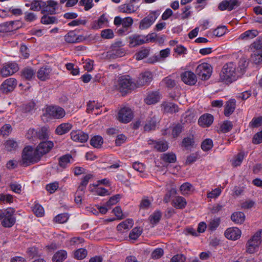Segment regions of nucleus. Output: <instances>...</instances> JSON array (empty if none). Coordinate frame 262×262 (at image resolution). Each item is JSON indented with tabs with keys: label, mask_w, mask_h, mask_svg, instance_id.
I'll return each instance as SVG.
<instances>
[{
	"label": "nucleus",
	"mask_w": 262,
	"mask_h": 262,
	"mask_svg": "<svg viewBox=\"0 0 262 262\" xmlns=\"http://www.w3.org/2000/svg\"><path fill=\"white\" fill-rule=\"evenodd\" d=\"M37 16L33 12H26L25 13L24 19L27 22H32L37 19Z\"/></svg>",
	"instance_id": "nucleus-63"
},
{
	"label": "nucleus",
	"mask_w": 262,
	"mask_h": 262,
	"mask_svg": "<svg viewBox=\"0 0 262 262\" xmlns=\"http://www.w3.org/2000/svg\"><path fill=\"white\" fill-rule=\"evenodd\" d=\"M233 127V124L232 122L230 121H225L221 125L220 129L223 133H226L231 130Z\"/></svg>",
	"instance_id": "nucleus-51"
},
{
	"label": "nucleus",
	"mask_w": 262,
	"mask_h": 262,
	"mask_svg": "<svg viewBox=\"0 0 262 262\" xmlns=\"http://www.w3.org/2000/svg\"><path fill=\"white\" fill-rule=\"evenodd\" d=\"M149 144H154V148L158 151H165L168 149V146L167 142L164 141H156L149 140L148 141Z\"/></svg>",
	"instance_id": "nucleus-25"
},
{
	"label": "nucleus",
	"mask_w": 262,
	"mask_h": 262,
	"mask_svg": "<svg viewBox=\"0 0 262 262\" xmlns=\"http://www.w3.org/2000/svg\"><path fill=\"white\" fill-rule=\"evenodd\" d=\"M231 220L236 224H242L245 219V215L242 212H236L231 216Z\"/></svg>",
	"instance_id": "nucleus-32"
},
{
	"label": "nucleus",
	"mask_w": 262,
	"mask_h": 262,
	"mask_svg": "<svg viewBox=\"0 0 262 262\" xmlns=\"http://www.w3.org/2000/svg\"><path fill=\"white\" fill-rule=\"evenodd\" d=\"M128 77L122 78L118 81V89L122 94H125L134 88V83Z\"/></svg>",
	"instance_id": "nucleus-7"
},
{
	"label": "nucleus",
	"mask_w": 262,
	"mask_h": 262,
	"mask_svg": "<svg viewBox=\"0 0 262 262\" xmlns=\"http://www.w3.org/2000/svg\"><path fill=\"white\" fill-rule=\"evenodd\" d=\"M159 122V118L156 115L148 118L145 122L144 128L146 132H149L156 129L157 124Z\"/></svg>",
	"instance_id": "nucleus-20"
},
{
	"label": "nucleus",
	"mask_w": 262,
	"mask_h": 262,
	"mask_svg": "<svg viewBox=\"0 0 262 262\" xmlns=\"http://www.w3.org/2000/svg\"><path fill=\"white\" fill-rule=\"evenodd\" d=\"M162 217V213L159 210H156L149 217V220L150 223L155 226L157 225L161 220Z\"/></svg>",
	"instance_id": "nucleus-34"
},
{
	"label": "nucleus",
	"mask_w": 262,
	"mask_h": 262,
	"mask_svg": "<svg viewBox=\"0 0 262 262\" xmlns=\"http://www.w3.org/2000/svg\"><path fill=\"white\" fill-rule=\"evenodd\" d=\"M4 145L6 149L9 151L15 150L18 147L17 142L13 139L7 140Z\"/></svg>",
	"instance_id": "nucleus-41"
},
{
	"label": "nucleus",
	"mask_w": 262,
	"mask_h": 262,
	"mask_svg": "<svg viewBox=\"0 0 262 262\" xmlns=\"http://www.w3.org/2000/svg\"><path fill=\"white\" fill-rule=\"evenodd\" d=\"M162 82L165 84L166 86L168 88L171 89L175 86L176 83L174 80L172 79L170 76H168L165 78Z\"/></svg>",
	"instance_id": "nucleus-64"
},
{
	"label": "nucleus",
	"mask_w": 262,
	"mask_h": 262,
	"mask_svg": "<svg viewBox=\"0 0 262 262\" xmlns=\"http://www.w3.org/2000/svg\"><path fill=\"white\" fill-rule=\"evenodd\" d=\"M213 147V141L210 139H205L201 144V148L204 151H208Z\"/></svg>",
	"instance_id": "nucleus-58"
},
{
	"label": "nucleus",
	"mask_w": 262,
	"mask_h": 262,
	"mask_svg": "<svg viewBox=\"0 0 262 262\" xmlns=\"http://www.w3.org/2000/svg\"><path fill=\"white\" fill-rule=\"evenodd\" d=\"M45 3V5L42 7L41 13L42 14L47 13L51 15L55 14L57 9V2L54 0H48Z\"/></svg>",
	"instance_id": "nucleus-13"
},
{
	"label": "nucleus",
	"mask_w": 262,
	"mask_h": 262,
	"mask_svg": "<svg viewBox=\"0 0 262 262\" xmlns=\"http://www.w3.org/2000/svg\"><path fill=\"white\" fill-rule=\"evenodd\" d=\"M195 72L202 80H207L211 75L212 68L210 64L204 62L197 67Z\"/></svg>",
	"instance_id": "nucleus-6"
},
{
	"label": "nucleus",
	"mask_w": 262,
	"mask_h": 262,
	"mask_svg": "<svg viewBox=\"0 0 262 262\" xmlns=\"http://www.w3.org/2000/svg\"><path fill=\"white\" fill-rule=\"evenodd\" d=\"M35 72L30 67H26L21 71V76L27 80H31L34 77Z\"/></svg>",
	"instance_id": "nucleus-35"
},
{
	"label": "nucleus",
	"mask_w": 262,
	"mask_h": 262,
	"mask_svg": "<svg viewBox=\"0 0 262 262\" xmlns=\"http://www.w3.org/2000/svg\"><path fill=\"white\" fill-rule=\"evenodd\" d=\"M53 146L54 143L52 141H43L38 145L35 149L41 158L43 155L49 152L53 148Z\"/></svg>",
	"instance_id": "nucleus-11"
},
{
	"label": "nucleus",
	"mask_w": 262,
	"mask_h": 262,
	"mask_svg": "<svg viewBox=\"0 0 262 262\" xmlns=\"http://www.w3.org/2000/svg\"><path fill=\"white\" fill-rule=\"evenodd\" d=\"M37 137L40 140L47 139L49 137V132L47 127L43 126L37 131Z\"/></svg>",
	"instance_id": "nucleus-47"
},
{
	"label": "nucleus",
	"mask_w": 262,
	"mask_h": 262,
	"mask_svg": "<svg viewBox=\"0 0 262 262\" xmlns=\"http://www.w3.org/2000/svg\"><path fill=\"white\" fill-rule=\"evenodd\" d=\"M108 22L107 18L104 14L101 15L98 20L94 21L92 24V29L97 30L102 28L105 26Z\"/></svg>",
	"instance_id": "nucleus-27"
},
{
	"label": "nucleus",
	"mask_w": 262,
	"mask_h": 262,
	"mask_svg": "<svg viewBox=\"0 0 262 262\" xmlns=\"http://www.w3.org/2000/svg\"><path fill=\"white\" fill-rule=\"evenodd\" d=\"M134 221L132 219H127L119 224L117 226L118 231L122 232L124 229H128L132 227Z\"/></svg>",
	"instance_id": "nucleus-33"
},
{
	"label": "nucleus",
	"mask_w": 262,
	"mask_h": 262,
	"mask_svg": "<svg viewBox=\"0 0 262 262\" xmlns=\"http://www.w3.org/2000/svg\"><path fill=\"white\" fill-rule=\"evenodd\" d=\"M248 64V62L245 58H241L238 62V70L241 74H243Z\"/></svg>",
	"instance_id": "nucleus-57"
},
{
	"label": "nucleus",
	"mask_w": 262,
	"mask_h": 262,
	"mask_svg": "<svg viewBox=\"0 0 262 262\" xmlns=\"http://www.w3.org/2000/svg\"><path fill=\"white\" fill-rule=\"evenodd\" d=\"M93 178V175L91 174H88L85 175L81 180V182L78 186L77 190L76 192L79 193V194H84V191L86 187L90 181V180Z\"/></svg>",
	"instance_id": "nucleus-24"
},
{
	"label": "nucleus",
	"mask_w": 262,
	"mask_h": 262,
	"mask_svg": "<svg viewBox=\"0 0 262 262\" xmlns=\"http://www.w3.org/2000/svg\"><path fill=\"white\" fill-rule=\"evenodd\" d=\"M181 78L185 84L189 85H194L197 81L196 75L190 71L182 73L181 75Z\"/></svg>",
	"instance_id": "nucleus-15"
},
{
	"label": "nucleus",
	"mask_w": 262,
	"mask_h": 262,
	"mask_svg": "<svg viewBox=\"0 0 262 262\" xmlns=\"http://www.w3.org/2000/svg\"><path fill=\"white\" fill-rule=\"evenodd\" d=\"M32 211L38 217H41L44 214V209L43 207L38 203H36L32 207Z\"/></svg>",
	"instance_id": "nucleus-53"
},
{
	"label": "nucleus",
	"mask_w": 262,
	"mask_h": 262,
	"mask_svg": "<svg viewBox=\"0 0 262 262\" xmlns=\"http://www.w3.org/2000/svg\"><path fill=\"white\" fill-rule=\"evenodd\" d=\"M213 121V117L209 114L202 115L198 121L200 125L203 127H208L210 126Z\"/></svg>",
	"instance_id": "nucleus-23"
},
{
	"label": "nucleus",
	"mask_w": 262,
	"mask_h": 262,
	"mask_svg": "<svg viewBox=\"0 0 262 262\" xmlns=\"http://www.w3.org/2000/svg\"><path fill=\"white\" fill-rule=\"evenodd\" d=\"M72 127L70 123H63L58 125L55 129V134L58 135H63L69 132Z\"/></svg>",
	"instance_id": "nucleus-29"
},
{
	"label": "nucleus",
	"mask_w": 262,
	"mask_h": 262,
	"mask_svg": "<svg viewBox=\"0 0 262 262\" xmlns=\"http://www.w3.org/2000/svg\"><path fill=\"white\" fill-rule=\"evenodd\" d=\"M47 114L55 119L63 118L66 115L64 110L59 106H49L46 108Z\"/></svg>",
	"instance_id": "nucleus-8"
},
{
	"label": "nucleus",
	"mask_w": 262,
	"mask_h": 262,
	"mask_svg": "<svg viewBox=\"0 0 262 262\" xmlns=\"http://www.w3.org/2000/svg\"><path fill=\"white\" fill-rule=\"evenodd\" d=\"M87 251L83 248H80L74 252V257L77 259H82L87 255Z\"/></svg>",
	"instance_id": "nucleus-52"
},
{
	"label": "nucleus",
	"mask_w": 262,
	"mask_h": 262,
	"mask_svg": "<svg viewBox=\"0 0 262 262\" xmlns=\"http://www.w3.org/2000/svg\"><path fill=\"white\" fill-rule=\"evenodd\" d=\"M51 72L52 69L49 67H43L38 71L37 76L40 80L45 81L50 78Z\"/></svg>",
	"instance_id": "nucleus-22"
},
{
	"label": "nucleus",
	"mask_w": 262,
	"mask_h": 262,
	"mask_svg": "<svg viewBox=\"0 0 262 262\" xmlns=\"http://www.w3.org/2000/svg\"><path fill=\"white\" fill-rule=\"evenodd\" d=\"M160 99V95L159 92L157 91L152 92L148 93L145 99V102L148 105L155 104L159 101Z\"/></svg>",
	"instance_id": "nucleus-26"
},
{
	"label": "nucleus",
	"mask_w": 262,
	"mask_h": 262,
	"mask_svg": "<svg viewBox=\"0 0 262 262\" xmlns=\"http://www.w3.org/2000/svg\"><path fill=\"white\" fill-rule=\"evenodd\" d=\"M257 32L256 30H248L241 34L239 37V39L247 40L252 39L257 35Z\"/></svg>",
	"instance_id": "nucleus-37"
},
{
	"label": "nucleus",
	"mask_w": 262,
	"mask_h": 262,
	"mask_svg": "<svg viewBox=\"0 0 262 262\" xmlns=\"http://www.w3.org/2000/svg\"><path fill=\"white\" fill-rule=\"evenodd\" d=\"M157 18L155 14H149L142 19L140 23L139 29L144 30L148 28L155 22Z\"/></svg>",
	"instance_id": "nucleus-19"
},
{
	"label": "nucleus",
	"mask_w": 262,
	"mask_h": 262,
	"mask_svg": "<svg viewBox=\"0 0 262 262\" xmlns=\"http://www.w3.org/2000/svg\"><path fill=\"white\" fill-rule=\"evenodd\" d=\"M236 66L233 62L226 63L223 68L220 77L223 80L231 82L236 79Z\"/></svg>",
	"instance_id": "nucleus-4"
},
{
	"label": "nucleus",
	"mask_w": 262,
	"mask_h": 262,
	"mask_svg": "<svg viewBox=\"0 0 262 262\" xmlns=\"http://www.w3.org/2000/svg\"><path fill=\"white\" fill-rule=\"evenodd\" d=\"M187 205V201L186 199L181 196H176L172 201V205L179 209H184Z\"/></svg>",
	"instance_id": "nucleus-28"
},
{
	"label": "nucleus",
	"mask_w": 262,
	"mask_h": 262,
	"mask_svg": "<svg viewBox=\"0 0 262 262\" xmlns=\"http://www.w3.org/2000/svg\"><path fill=\"white\" fill-rule=\"evenodd\" d=\"M149 49L147 48H144L139 51L138 52L136 53L135 57L136 59L138 60H142L149 55Z\"/></svg>",
	"instance_id": "nucleus-49"
},
{
	"label": "nucleus",
	"mask_w": 262,
	"mask_h": 262,
	"mask_svg": "<svg viewBox=\"0 0 262 262\" xmlns=\"http://www.w3.org/2000/svg\"><path fill=\"white\" fill-rule=\"evenodd\" d=\"M152 201L149 200L147 196H144L140 202L139 207L140 209L147 210L151 206Z\"/></svg>",
	"instance_id": "nucleus-46"
},
{
	"label": "nucleus",
	"mask_w": 262,
	"mask_h": 262,
	"mask_svg": "<svg viewBox=\"0 0 262 262\" xmlns=\"http://www.w3.org/2000/svg\"><path fill=\"white\" fill-rule=\"evenodd\" d=\"M92 185V184H90L89 186V188L91 192H94L96 194L100 196H105L110 194L108 191L107 189L103 187H98V186L95 187L94 188H91Z\"/></svg>",
	"instance_id": "nucleus-40"
},
{
	"label": "nucleus",
	"mask_w": 262,
	"mask_h": 262,
	"mask_svg": "<svg viewBox=\"0 0 262 262\" xmlns=\"http://www.w3.org/2000/svg\"><path fill=\"white\" fill-rule=\"evenodd\" d=\"M133 118L131 109L128 107L122 108L118 113V120L124 123L130 122Z\"/></svg>",
	"instance_id": "nucleus-9"
},
{
	"label": "nucleus",
	"mask_w": 262,
	"mask_h": 262,
	"mask_svg": "<svg viewBox=\"0 0 262 262\" xmlns=\"http://www.w3.org/2000/svg\"><path fill=\"white\" fill-rule=\"evenodd\" d=\"M194 143V141L192 137H187L184 138L182 142V146L187 149L189 147L192 146Z\"/></svg>",
	"instance_id": "nucleus-61"
},
{
	"label": "nucleus",
	"mask_w": 262,
	"mask_h": 262,
	"mask_svg": "<svg viewBox=\"0 0 262 262\" xmlns=\"http://www.w3.org/2000/svg\"><path fill=\"white\" fill-rule=\"evenodd\" d=\"M15 210L13 208L7 209L0 211V220L2 225L5 228L12 227L16 222V218L14 216Z\"/></svg>",
	"instance_id": "nucleus-3"
},
{
	"label": "nucleus",
	"mask_w": 262,
	"mask_h": 262,
	"mask_svg": "<svg viewBox=\"0 0 262 262\" xmlns=\"http://www.w3.org/2000/svg\"><path fill=\"white\" fill-rule=\"evenodd\" d=\"M103 142V138L100 136H95L93 137L90 141L91 145L95 148L100 147Z\"/></svg>",
	"instance_id": "nucleus-45"
},
{
	"label": "nucleus",
	"mask_w": 262,
	"mask_h": 262,
	"mask_svg": "<svg viewBox=\"0 0 262 262\" xmlns=\"http://www.w3.org/2000/svg\"><path fill=\"white\" fill-rule=\"evenodd\" d=\"M252 59L256 64H259L262 62V49L254 51L252 55Z\"/></svg>",
	"instance_id": "nucleus-48"
},
{
	"label": "nucleus",
	"mask_w": 262,
	"mask_h": 262,
	"mask_svg": "<svg viewBox=\"0 0 262 262\" xmlns=\"http://www.w3.org/2000/svg\"><path fill=\"white\" fill-rule=\"evenodd\" d=\"M183 129V126L182 124H178L174 126L172 130V135L173 138H176L180 135Z\"/></svg>",
	"instance_id": "nucleus-62"
},
{
	"label": "nucleus",
	"mask_w": 262,
	"mask_h": 262,
	"mask_svg": "<svg viewBox=\"0 0 262 262\" xmlns=\"http://www.w3.org/2000/svg\"><path fill=\"white\" fill-rule=\"evenodd\" d=\"M67 256V253L64 250H60L56 252L53 256V262H62Z\"/></svg>",
	"instance_id": "nucleus-36"
},
{
	"label": "nucleus",
	"mask_w": 262,
	"mask_h": 262,
	"mask_svg": "<svg viewBox=\"0 0 262 262\" xmlns=\"http://www.w3.org/2000/svg\"><path fill=\"white\" fill-rule=\"evenodd\" d=\"M101 36L104 39H112L114 37L113 30L111 29L103 30L101 32Z\"/></svg>",
	"instance_id": "nucleus-59"
},
{
	"label": "nucleus",
	"mask_w": 262,
	"mask_h": 262,
	"mask_svg": "<svg viewBox=\"0 0 262 262\" xmlns=\"http://www.w3.org/2000/svg\"><path fill=\"white\" fill-rule=\"evenodd\" d=\"M70 135L72 140L81 143L86 142L89 139L88 135L80 130H73Z\"/></svg>",
	"instance_id": "nucleus-18"
},
{
	"label": "nucleus",
	"mask_w": 262,
	"mask_h": 262,
	"mask_svg": "<svg viewBox=\"0 0 262 262\" xmlns=\"http://www.w3.org/2000/svg\"><path fill=\"white\" fill-rule=\"evenodd\" d=\"M129 47L134 48L146 43L144 36L138 34H134L128 37Z\"/></svg>",
	"instance_id": "nucleus-16"
},
{
	"label": "nucleus",
	"mask_w": 262,
	"mask_h": 262,
	"mask_svg": "<svg viewBox=\"0 0 262 262\" xmlns=\"http://www.w3.org/2000/svg\"><path fill=\"white\" fill-rule=\"evenodd\" d=\"M193 186L189 183L186 182L183 183L180 187V191L183 195L187 194L191 190Z\"/></svg>",
	"instance_id": "nucleus-54"
},
{
	"label": "nucleus",
	"mask_w": 262,
	"mask_h": 262,
	"mask_svg": "<svg viewBox=\"0 0 262 262\" xmlns=\"http://www.w3.org/2000/svg\"><path fill=\"white\" fill-rule=\"evenodd\" d=\"M162 159L168 163H174L176 161V156L173 153H167L163 155Z\"/></svg>",
	"instance_id": "nucleus-60"
},
{
	"label": "nucleus",
	"mask_w": 262,
	"mask_h": 262,
	"mask_svg": "<svg viewBox=\"0 0 262 262\" xmlns=\"http://www.w3.org/2000/svg\"><path fill=\"white\" fill-rule=\"evenodd\" d=\"M69 217V216L68 213H61L58 214L54 217V221L59 224H63L68 220Z\"/></svg>",
	"instance_id": "nucleus-50"
},
{
	"label": "nucleus",
	"mask_w": 262,
	"mask_h": 262,
	"mask_svg": "<svg viewBox=\"0 0 262 262\" xmlns=\"http://www.w3.org/2000/svg\"><path fill=\"white\" fill-rule=\"evenodd\" d=\"M15 21H10L0 24V32H7L15 29L13 27Z\"/></svg>",
	"instance_id": "nucleus-38"
},
{
	"label": "nucleus",
	"mask_w": 262,
	"mask_h": 262,
	"mask_svg": "<svg viewBox=\"0 0 262 262\" xmlns=\"http://www.w3.org/2000/svg\"><path fill=\"white\" fill-rule=\"evenodd\" d=\"M21 157L20 165L23 166L34 164L40 160V157L36 149H34L31 146H27L24 148Z\"/></svg>",
	"instance_id": "nucleus-1"
},
{
	"label": "nucleus",
	"mask_w": 262,
	"mask_h": 262,
	"mask_svg": "<svg viewBox=\"0 0 262 262\" xmlns=\"http://www.w3.org/2000/svg\"><path fill=\"white\" fill-rule=\"evenodd\" d=\"M72 158V156L70 154H67L60 157L58 159L59 165L63 168H66L68 164L70 163Z\"/></svg>",
	"instance_id": "nucleus-39"
},
{
	"label": "nucleus",
	"mask_w": 262,
	"mask_h": 262,
	"mask_svg": "<svg viewBox=\"0 0 262 262\" xmlns=\"http://www.w3.org/2000/svg\"><path fill=\"white\" fill-rule=\"evenodd\" d=\"M123 46L122 41H115L111 45V50L107 52V56L113 58L123 56L125 54V50L122 48Z\"/></svg>",
	"instance_id": "nucleus-5"
},
{
	"label": "nucleus",
	"mask_w": 262,
	"mask_h": 262,
	"mask_svg": "<svg viewBox=\"0 0 262 262\" xmlns=\"http://www.w3.org/2000/svg\"><path fill=\"white\" fill-rule=\"evenodd\" d=\"M45 3L42 0H33L32 2L31 10L34 11H42V8L45 6Z\"/></svg>",
	"instance_id": "nucleus-42"
},
{
	"label": "nucleus",
	"mask_w": 262,
	"mask_h": 262,
	"mask_svg": "<svg viewBox=\"0 0 262 262\" xmlns=\"http://www.w3.org/2000/svg\"><path fill=\"white\" fill-rule=\"evenodd\" d=\"M142 233V229L139 227L134 228L130 232L129 237L132 239H137Z\"/></svg>",
	"instance_id": "nucleus-55"
},
{
	"label": "nucleus",
	"mask_w": 262,
	"mask_h": 262,
	"mask_svg": "<svg viewBox=\"0 0 262 262\" xmlns=\"http://www.w3.org/2000/svg\"><path fill=\"white\" fill-rule=\"evenodd\" d=\"M36 104L34 101H31L27 104L23 105L21 106L22 111L24 113H32L34 110H36L35 108Z\"/></svg>",
	"instance_id": "nucleus-43"
},
{
	"label": "nucleus",
	"mask_w": 262,
	"mask_h": 262,
	"mask_svg": "<svg viewBox=\"0 0 262 262\" xmlns=\"http://www.w3.org/2000/svg\"><path fill=\"white\" fill-rule=\"evenodd\" d=\"M19 68L16 63H9L5 64L2 68L0 73L3 77H7L16 73Z\"/></svg>",
	"instance_id": "nucleus-10"
},
{
	"label": "nucleus",
	"mask_w": 262,
	"mask_h": 262,
	"mask_svg": "<svg viewBox=\"0 0 262 262\" xmlns=\"http://www.w3.org/2000/svg\"><path fill=\"white\" fill-rule=\"evenodd\" d=\"M262 242V229L258 230L248 241L246 245V252L253 254L258 251L259 246Z\"/></svg>",
	"instance_id": "nucleus-2"
},
{
	"label": "nucleus",
	"mask_w": 262,
	"mask_h": 262,
	"mask_svg": "<svg viewBox=\"0 0 262 262\" xmlns=\"http://www.w3.org/2000/svg\"><path fill=\"white\" fill-rule=\"evenodd\" d=\"M162 106L164 112L175 113L179 111L178 106L177 104L171 102H164Z\"/></svg>",
	"instance_id": "nucleus-31"
},
{
	"label": "nucleus",
	"mask_w": 262,
	"mask_h": 262,
	"mask_svg": "<svg viewBox=\"0 0 262 262\" xmlns=\"http://www.w3.org/2000/svg\"><path fill=\"white\" fill-rule=\"evenodd\" d=\"M40 22L42 24L49 25L57 23V19L55 16H50L47 15H44L41 18Z\"/></svg>",
	"instance_id": "nucleus-44"
},
{
	"label": "nucleus",
	"mask_w": 262,
	"mask_h": 262,
	"mask_svg": "<svg viewBox=\"0 0 262 262\" xmlns=\"http://www.w3.org/2000/svg\"><path fill=\"white\" fill-rule=\"evenodd\" d=\"M239 5L240 2H239L238 0H226L222 1L220 3L219 5V9L221 11L228 10L230 11L239 6Z\"/></svg>",
	"instance_id": "nucleus-14"
},
{
	"label": "nucleus",
	"mask_w": 262,
	"mask_h": 262,
	"mask_svg": "<svg viewBox=\"0 0 262 262\" xmlns=\"http://www.w3.org/2000/svg\"><path fill=\"white\" fill-rule=\"evenodd\" d=\"M76 34L74 31H70L64 36L65 41L68 43H76Z\"/></svg>",
	"instance_id": "nucleus-56"
},
{
	"label": "nucleus",
	"mask_w": 262,
	"mask_h": 262,
	"mask_svg": "<svg viewBox=\"0 0 262 262\" xmlns=\"http://www.w3.org/2000/svg\"><path fill=\"white\" fill-rule=\"evenodd\" d=\"M17 85L15 79L10 78L5 80L1 84L0 89L3 93H8L12 91Z\"/></svg>",
	"instance_id": "nucleus-12"
},
{
	"label": "nucleus",
	"mask_w": 262,
	"mask_h": 262,
	"mask_svg": "<svg viewBox=\"0 0 262 262\" xmlns=\"http://www.w3.org/2000/svg\"><path fill=\"white\" fill-rule=\"evenodd\" d=\"M241 231L236 227L229 228L225 232L226 238L231 240H236L241 237Z\"/></svg>",
	"instance_id": "nucleus-21"
},
{
	"label": "nucleus",
	"mask_w": 262,
	"mask_h": 262,
	"mask_svg": "<svg viewBox=\"0 0 262 262\" xmlns=\"http://www.w3.org/2000/svg\"><path fill=\"white\" fill-rule=\"evenodd\" d=\"M236 106V101L235 99H230L226 102L225 105L224 114L228 117L231 115L234 111Z\"/></svg>",
	"instance_id": "nucleus-30"
},
{
	"label": "nucleus",
	"mask_w": 262,
	"mask_h": 262,
	"mask_svg": "<svg viewBox=\"0 0 262 262\" xmlns=\"http://www.w3.org/2000/svg\"><path fill=\"white\" fill-rule=\"evenodd\" d=\"M152 79V74L149 71L142 73L137 80L136 84L138 86H142L148 84Z\"/></svg>",
	"instance_id": "nucleus-17"
}]
</instances>
